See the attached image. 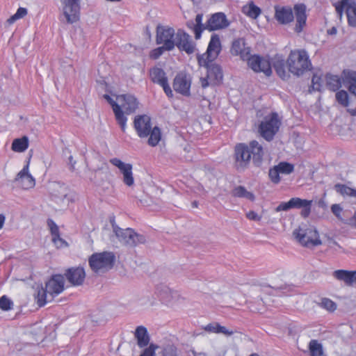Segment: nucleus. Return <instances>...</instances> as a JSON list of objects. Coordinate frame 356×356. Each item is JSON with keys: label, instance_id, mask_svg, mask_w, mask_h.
<instances>
[{"label": "nucleus", "instance_id": "f257e3e1", "mask_svg": "<svg viewBox=\"0 0 356 356\" xmlns=\"http://www.w3.org/2000/svg\"><path fill=\"white\" fill-rule=\"evenodd\" d=\"M134 127L140 138L149 136L147 140L149 145L155 147L159 144L161 138V129L156 126L152 128L149 116L147 115H136L134 118Z\"/></svg>", "mask_w": 356, "mask_h": 356}, {"label": "nucleus", "instance_id": "f03ea898", "mask_svg": "<svg viewBox=\"0 0 356 356\" xmlns=\"http://www.w3.org/2000/svg\"><path fill=\"white\" fill-rule=\"evenodd\" d=\"M289 72L300 76L312 67L309 54L305 49L291 50L286 60Z\"/></svg>", "mask_w": 356, "mask_h": 356}, {"label": "nucleus", "instance_id": "7ed1b4c3", "mask_svg": "<svg viewBox=\"0 0 356 356\" xmlns=\"http://www.w3.org/2000/svg\"><path fill=\"white\" fill-rule=\"evenodd\" d=\"M112 228L119 241L122 244L135 247L146 242V237L143 234L136 233L133 229H122L115 224L114 219L111 220Z\"/></svg>", "mask_w": 356, "mask_h": 356}, {"label": "nucleus", "instance_id": "20e7f679", "mask_svg": "<svg viewBox=\"0 0 356 356\" xmlns=\"http://www.w3.org/2000/svg\"><path fill=\"white\" fill-rule=\"evenodd\" d=\"M115 261V255L112 252L92 254L88 260L90 267L96 273H104L111 269Z\"/></svg>", "mask_w": 356, "mask_h": 356}, {"label": "nucleus", "instance_id": "39448f33", "mask_svg": "<svg viewBox=\"0 0 356 356\" xmlns=\"http://www.w3.org/2000/svg\"><path fill=\"white\" fill-rule=\"evenodd\" d=\"M280 124L278 115L276 113H272L270 115L265 117L259 124V130L261 136L267 141L272 140L278 131Z\"/></svg>", "mask_w": 356, "mask_h": 356}, {"label": "nucleus", "instance_id": "423d86ee", "mask_svg": "<svg viewBox=\"0 0 356 356\" xmlns=\"http://www.w3.org/2000/svg\"><path fill=\"white\" fill-rule=\"evenodd\" d=\"M294 237L300 243L305 247H314L321 244L319 239L318 233L316 229H295L293 232Z\"/></svg>", "mask_w": 356, "mask_h": 356}, {"label": "nucleus", "instance_id": "0eeeda50", "mask_svg": "<svg viewBox=\"0 0 356 356\" xmlns=\"http://www.w3.org/2000/svg\"><path fill=\"white\" fill-rule=\"evenodd\" d=\"M245 60L254 72H263L267 76L272 74L271 63L268 58L254 54L248 56Z\"/></svg>", "mask_w": 356, "mask_h": 356}, {"label": "nucleus", "instance_id": "6e6552de", "mask_svg": "<svg viewBox=\"0 0 356 356\" xmlns=\"http://www.w3.org/2000/svg\"><path fill=\"white\" fill-rule=\"evenodd\" d=\"M175 35L173 28L158 25L156 27V44H163L167 51H171L175 47Z\"/></svg>", "mask_w": 356, "mask_h": 356}, {"label": "nucleus", "instance_id": "1a4fd4ad", "mask_svg": "<svg viewBox=\"0 0 356 356\" xmlns=\"http://www.w3.org/2000/svg\"><path fill=\"white\" fill-rule=\"evenodd\" d=\"M63 15L67 24H73L79 19L80 0H60Z\"/></svg>", "mask_w": 356, "mask_h": 356}, {"label": "nucleus", "instance_id": "9d476101", "mask_svg": "<svg viewBox=\"0 0 356 356\" xmlns=\"http://www.w3.org/2000/svg\"><path fill=\"white\" fill-rule=\"evenodd\" d=\"M336 11L340 17L345 11L348 25L356 27V3L354 1L341 0L340 3L336 6Z\"/></svg>", "mask_w": 356, "mask_h": 356}, {"label": "nucleus", "instance_id": "9b49d317", "mask_svg": "<svg viewBox=\"0 0 356 356\" xmlns=\"http://www.w3.org/2000/svg\"><path fill=\"white\" fill-rule=\"evenodd\" d=\"M174 41L175 46H177L180 51H185L188 54H191L195 51V44L191 36L185 31L178 29Z\"/></svg>", "mask_w": 356, "mask_h": 356}, {"label": "nucleus", "instance_id": "f8f14e48", "mask_svg": "<svg viewBox=\"0 0 356 356\" xmlns=\"http://www.w3.org/2000/svg\"><path fill=\"white\" fill-rule=\"evenodd\" d=\"M109 162L120 170L123 175L122 181L125 185L132 186L134 184L133 166L131 163H125L118 158L111 159Z\"/></svg>", "mask_w": 356, "mask_h": 356}, {"label": "nucleus", "instance_id": "ddd939ff", "mask_svg": "<svg viewBox=\"0 0 356 356\" xmlns=\"http://www.w3.org/2000/svg\"><path fill=\"white\" fill-rule=\"evenodd\" d=\"M234 159L238 167L245 168L249 164L250 148L245 143H238L234 147Z\"/></svg>", "mask_w": 356, "mask_h": 356}, {"label": "nucleus", "instance_id": "4468645a", "mask_svg": "<svg viewBox=\"0 0 356 356\" xmlns=\"http://www.w3.org/2000/svg\"><path fill=\"white\" fill-rule=\"evenodd\" d=\"M229 22L223 13L213 14L205 24L206 30L209 31L223 29L229 26Z\"/></svg>", "mask_w": 356, "mask_h": 356}, {"label": "nucleus", "instance_id": "2eb2a0df", "mask_svg": "<svg viewBox=\"0 0 356 356\" xmlns=\"http://www.w3.org/2000/svg\"><path fill=\"white\" fill-rule=\"evenodd\" d=\"M67 280L73 286H81L86 278V272L83 267H71L67 268L64 274Z\"/></svg>", "mask_w": 356, "mask_h": 356}, {"label": "nucleus", "instance_id": "dca6fc26", "mask_svg": "<svg viewBox=\"0 0 356 356\" xmlns=\"http://www.w3.org/2000/svg\"><path fill=\"white\" fill-rule=\"evenodd\" d=\"M65 280L64 276L61 275H54L46 283L45 287L49 292L51 300H53L55 296H58L64 290Z\"/></svg>", "mask_w": 356, "mask_h": 356}, {"label": "nucleus", "instance_id": "f3484780", "mask_svg": "<svg viewBox=\"0 0 356 356\" xmlns=\"http://www.w3.org/2000/svg\"><path fill=\"white\" fill-rule=\"evenodd\" d=\"M306 10L307 7L304 3H298L296 4L293 7L296 21L294 31L298 33L302 32L304 26L306 25Z\"/></svg>", "mask_w": 356, "mask_h": 356}, {"label": "nucleus", "instance_id": "a211bd4d", "mask_svg": "<svg viewBox=\"0 0 356 356\" xmlns=\"http://www.w3.org/2000/svg\"><path fill=\"white\" fill-rule=\"evenodd\" d=\"M29 163L28 162V163L24 165L22 170L17 175L15 179V181H17L19 184L22 188L26 190L32 188L35 184V179L29 173Z\"/></svg>", "mask_w": 356, "mask_h": 356}, {"label": "nucleus", "instance_id": "6ab92c4d", "mask_svg": "<svg viewBox=\"0 0 356 356\" xmlns=\"http://www.w3.org/2000/svg\"><path fill=\"white\" fill-rule=\"evenodd\" d=\"M291 209H301L300 215L306 218L311 213L312 200L301 199L300 197H292L289 200Z\"/></svg>", "mask_w": 356, "mask_h": 356}, {"label": "nucleus", "instance_id": "aec40b11", "mask_svg": "<svg viewBox=\"0 0 356 356\" xmlns=\"http://www.w3.org/2000/svg\"><path fill=\"white\" fill-rule=\"evenodd\" d=\"M191 81L186 76L178 74L175 76L173 82L174 90L184 96L188 97L190 93Z\"/></svg>", "mask_w": 356, "mask_h": 356}, {"label": "nucleus", "instance_id": "412c9836", "mask_svg": "<svg viewBox=\"0 0 356 356\" xmlns=\"http://www.w3.org/2000/svg\"><path fill=\"white\" fill-rule=\"evenodd\" d=\"M275 17L280 24H286L293 21L294 15L290 7L276 8Z\"/></svg>", "mask_w": 356, "mask_h": 356}, {"label": "nucleus", "instance_id": "4be33fe9", "mask_svg": "<svg viewBox=\"0 0 356 356\" xmlns=\"http://www.w3.org/2000/svg\"><path fill=\"white\" fill-rule=\"evenodd\" d=\"M207 77L211 85L220 84L223 79V73L221 67L216 63H211L207 69Z\"/></svg>", "mask_w": 356, "mask_h": 356}, {"label": "nucleus", "instance_id": "5701e85b", "mask_svg": "<svg viewBox=\"0 0 356 356\" xmlns=\"http://www.w3.org/2000/svg\"><path fill=\"white\" fill-rule=\"evenodd\" d=\"M120 99L124 102L122 104V106L127 115L134 113L138 107L137 99L131 95H122L120 97Z\"/></svg>", "mask_w": 356, "mask_h": 356}, {"label": "nucleus", "instance_id": "b1692460", "mask_svg": "<svg viewBox=\"0 0 356 356\" xmlns=\"http://www.w3.org/2000/svg\"><path fill=\"white\" fill-rule=\"evenodd\" d=\"M250 156L252 155V161L255 165L259 166L262 162L264 156V149L257 140H252L250 143Z\"/></svg>", "mask_w": 356, "mask_h": 356}, {"label": "nucleus", "instance_id": "393cba45", "mask_svg": "<svg viewBox=\"0 0 356 356\" xmlns=\"http://www.w3.org/2000/svg\"><path fill=\"white\" fill-rule=\"evenodd\" d=\"M47 225L49 227L51 234L52 235V241L58 248L67 246V243L60 238L58 225L51 219L47 220Z\"/></svg>", "mask_w": 356, "mask_h": 356}, {"label": "nucleus", "instance_id": "a878e982", "mask_svg": "<svg viewBox=\"0 0 356 356\" xmlns=\"http://www.w3.org/2000/svg\"><path fill=\"white\" fill-rule=\"evenodd\" d=\"M221 49L219 36L217 34H213L211 37L206 53L209 54V56H211L212 58L216 59L220 53Z\"/></svg>", "mask_w": 356, "mask_h": 356}, {"label": "nucleus", "instance_id": "bb28decb", "mask_svg": "<svg viewBox=\"0 0 356 356\" xmlns=\"http://www.w3.org/2000/svg\"><path fill=\"white\" fill-rule=\"evenodd\" d=\"M134 337L137 340V344L140 348L147 346L150 340L147 330L143 325L138 326L136 329Z\"/></svg>", "mask_w": 356, "mask_h": 356}, {"label": "nucleus", "instance_id": "cd10ccee", "mask_svg": "<svg viewBox=\"0 0 356 356\" xmlns=\"http://www.w3.org/2000/svg\"><path fill=\"white\" fill-rule=\"evenodd\" d=\"M333 275L336 279L343 281L346 285L351 286L353 282H355L356 271L337 270L334 272Z\"/></svg>", "mask_w": 356, "mask_h": 356}, {"label": "nucleus", "instance_id": "c85d7f7f", "mask_svg": "<svg viewBox=\"0 0 356 356\" xmlns=\"http://www.w3.org/2000/svg\"><path fill=\"white\" fill-rule=\"evenodd\" d=\"M286 61L284 59L277 58L273 61V67L277 74L283 80H286L290 77L289 74L286 70Z\"/></svg>", "mask_w": 356, "mask_h": 356}, {"label": "nucleus", "instance_id": "c756f323", "mask_svg": "<svg viewBox=\"0 0 356 356\" xmlns=\"http://www.w3.org/2000/svg\"><path fill=\"white\" fill-rule=\"evenodd\" d=\"M149 76L151 80L156 83L162 85L164 82L168 81L165 73L161 68L154 67L149 70Z\"/></svg>", "mask_w": 356, "mask_h": 356}, {"label": "nucleus", "instance_id": "7c9ffc66", "mask_svg": "<svg viewBox=\"0 0 356 356\" xmlns=\"http://www.w3.org/2000/svg\"><path fill=\"white\" fill-rule=\"evenodd\" d=\"M245 42L243 39L238 38L232 42L231 52L233 55H240L241 57L245 60L249 54V51L245 52L244 49Z\"/></svg>", "mask_w": 356, "mask_h": 356}, {"label": "nucleus", "instance_id": "2f4dec72", "mask_svg": "<svg viewBox=\"0 0 356 356\" xmlns=\"http://www.w3.org/2000/svg\"><path fill=\"white\" fill-rule=\"evenodd\" d=\"M204 330L208 332L222 333L227 336L232 335L234 332L228 330L225 326L220 325L218 323L214 322L207 325L204 327Z\"/></svg>", "mask_w": 356, "mask_h": 356}, {"label": "nucleus", "instance_id": "473e14b6", "mask_svg": "<svg viewBox=\"0 0 356 356\" xmlns=\"http://www.w3.org/2000/svg\"><path fill=\"white\" fill-rule=\"evenodd\" d=\"M325 80L327 88L332 91H337L341 86V79L337 75L327 74Z\"/></svg>", "mask_w": 356, "mask_h": 356}, {"label": "nucleus", "instance_id": "72a5a7b5", "mask_svg": "<svg viewBox=\"0 0 356 356\" xmlns=\"http://www.w3.org/2000/svg\"><path fill=\"white\" fill-rule=\"evenodd\" d=\"M29 147V139L26 136L16 138L13 141L11 149L16 152H23Z\"/></svg>", "mask_w": 356, "mask_h": 356}, {"label": "nucleus", "instance_id": "f704fd0d", "mask_svg": "<svg viewBox=\"0 0 356 356\" xmlns=\"http://www.w3.org/2000/svg\"><path fill=\"white\" fill-rule=\"evenodd\" d=\"M232 195L236 197H243L251 201L254 200V195L246 190L244 186H238L235 187L232 191Z\"/></svg>", "mask_w": 356, "mask_h": 356}, {"label": "nucleus", "instance_id": "c9c22d12", "mask_svg": "<svg viewBox=\"0 0 356 356\" xmlns=\"http://www.w3.org/2000/svg\"><path fill=\"white\" fill-rule=\"evenodd\" d=\"M113 112L115 113V119L118 124L120 126V128L123 132L125 131L126 129V124L127 121V117L124 115V112L121 109L120 105H116L115 108H114Z\"/></svg>", "mask_w": 356, "mask_h": 356}, {"label": "nucleus", "instance_id": "e433bc0d", "mask_svg": "<svg viewBox=\"0 0 356 356\" xmlns=\"http://www.w3.org/2000/svg\"><path fill=\"white\" fill-rule=\"evenodd\" d=\"M37 304L39 307H43L47 302H50L51 297L49 296V292L47 291V288H43L42 286L38 289L37 293Z\"/></svg>", "mask_w": 356, "mask_h": 356}, {"label": "nucleus", "instance_id": "4c0bfd02", "mask_svg": "<svg viewBox=\"0 0 356 356\" xmlns=\"http://www.w3.org/2000/svg\"><path fill=\"white\" fill-rule=\"evenodd\" d=\"M334 189L343 196L356 197V190L345 184H337L334 186Z\"/></svg>", "mask_w": 356, "mask_h": 356}, {"label": "nucleus", "instance_id": "58836bf2", "mask_svg": "<svg viewBox=\"0 0 356 356\" xmlns=\"http://www.w3.org/2000/svg\"><path fill=\"white\" fill-rule=\"evenodd\" d=\"M243 11L248 16L252 19H257L261 13V9L252 1L250 2L247 7L243 8Z\"/></svg>", "mask_w": 356, "mask_h": 356}, {"label": "nucleus", "instance_id": "ea45409f", "mask_svg": "<svg viewBox=\"0 0 356 356\" xmlns=\"http://www.w3.org/2000/svg\"><path fill=\"white\" fill-rule=\"evenodd\" d=\"M309 348L311 356H322L323 353L322 345L316 340L312 339L310 341Z\"/></svg>", "mask_w": 356, "mask_h": 356}, {"label": "nucleus", "instance_id": "a19ab883", "mask_svg": "<svg viewBox=\"0 0 356 356\" xmlns=\"http://www.w3.org/2000/svg\"><path fill=\"white\" fill-rule=\"evenodd\" d=\"M203 14L199 13L196 15L195 19V24H196L195 29V39L199 40L204 30L206 29L205 24H202Z\"/></svg>", "mask_w": 356, "mask_h": 356}, {"label": "nucleus", "instance_id": "79ce46f5", "mask_svg": "<svg viewBox=\"0 0 356 356\" xmlns=\"http://www.w3.org/2000/svg\"><path fill=\"white\" fill-rule=\"evenodd\" d=\"M321 308L326 309L330 312H333L337 309V304L327 298H322L317 303Z\"/></svg>", "mask_w": 356, "mask_h": 356}, {"label": "nucleus", "instance_id": "37998d69", "mask_svg": "<svg viewBox=\"0 0 356 356\" xmlns=\"http://www.w3.org/2000/svg\"><path fill=\"white\" fill-rule=\"evenodd\" d=\"M197 59L199 65L206 67L207 70L208 69V67L211 65V63H213V61L215 60L214 58H212L211 56H209V54L207 53L198 55Z\"/></svg>", "mask_w": 356, "mask_h": 356}, {"label": "nucleus", "instance_id": "c03bdc74", "mask_svg": "<svg viewBox=\"0 0 356 356\" xmlns=\"http://www.w3.org/2000/svg\"><path fill=\"white\" fill-rule=\"evenodd\" d=\"M275 166L282 174L289 175L294 170V165L288 162H280Z\"/></svg>", "mask_w": 356, "mask_h": 356}, {"label": "nucleus", "instance_id": "a18cd8bd", "mask_svg": "<svg viewBox=\"0 0 356 356\" xmlns=\"http://www.w3.org/2000/svg\"><path fill=\"white\" fill-rule=\"evenodd\" d=\"M336 99L339 104L343 106L348 105V95L345 90H339L336 93Z\"/></svg>", "mask_w": 356, "mask_h": 356}, {"label": "nucleus", "instance_id": "49530a36", "mask_svg": "<svg viewBox=\"0 0 356 356\" xmlns=\"http://www.w3.org/2000/svg\"><path fill=\"white\" fill-rule=\"evenodd\" d=\"M13 305V302L6 296L0 298V308L3 311L10 310Z\"/></svg>", "mask_w": 356, "mask_h": 356}, {"label": "nucleus", "instance_id": "de8ad7c7", "mask_svg": "<svg viewBox=\"0 0 356 356\" xmlns=\"http://www.w3.org/2000/svg\"><path fill=\"white\" fill-rule=\"evenodd\" d=\"M280 172L275 165L269 170L268 176L272 182L274 184H278L280 181Z\"/></svg>", "mask_w": 356, "mask_h": 356}, {"label": "nucleus", "instance_id": "09e8293b", "mask_svg": "<svg viewBox=\"0 0 356 356\" xmlns=\"http://www.w3.org/2000/svg\"><path fill=\"white\" fill-rule=\"evenodd\" d=\"M322 78L321 75L314 74L312 79V87L314 90L319 91L322 86Z\"/></svg>", "mask_w": 356, "mask_h": 356}, {"label": "nucleus", "instance_id": "8fccbe9b", "mask_svg": "<svg viewBox=\"0 0 356 356\" xmlns=\"http://www.w3.org/2000/svg\"><path fill=\"white\" fill-rule=\"evenodd\" d=\"M159 346L154 343H150L149 346L145 348L140 356H155V350Z\"/></svg>", "mask_w": 356, "mask_h": 356}, {"label": "nucleus", "instance_id": "3c124183", "mask_svg": "<svg viewBox=\"0 0 356 356\" xmlns=\"http://www.w3.org/2000/svg\"><path fill=\"white\" fill-rule=\"evenodd\" d=\"M164 51H167L165 48V46L159 47L153 49L150 53V58L152 59L159 58L164 52Z\"/></svg>", "mask_w": 356, "mask_h": 356}, {"label": "nucleus", "instance_id": "603ef678", "mask_svg": "<svg viewBox=\"0 0 356 356\" xmlns=\"http://www.w3.org/2000/svg\"><path fill=\"white\" fill-rule=\"evenodd\" d=\"M163 356H177V348L174 346H168L163 350Z\"/></svg>", "mask_w": 356, "mask_h": 356}, {"label": "nucleus", "instance_id": "864d4df0", "mask_svg": "<svg viewBox=\"0 0 356 356\" xmlns=\"http://www.w3.org/2000/svg\"><path fill=\"white\" fill-rule=\"evenodd\" d=\"M170 289L167 286H163L161 291H159V295L162 300L168 301L170 295Z\"/></svg>", "mask_w": 356, "mask_h": 356}, {"label": "nucleus", "instance_id": "5fc2aeb1", "mask_svg": "<svg viewBox=\"0 0 356 356\" xmlns=\"http://www.w3.org/2000/svg\"><path fill=\"white\" fill-rule=\"evenodd\" d=\"M291 209L290 200L287 202H281L276 208L275 211L279 212L282 211H288Z\"/></svg>", "mask_w": 356, "mask_h": 356}, {"label": "nucleus", "instance_id": "6e6d98bb", "mask_svg": "<svg viewBox=\"0 0 356 356\" xmlns=\"http://www.w3.org/2000/svg\"><path fill=\"white\" fill-rule=\"evenodd\" d=\"M331 211L333 214L338 218H341L340 214L342 211V208L338 204H334L331 206Z\"/></svg>", "mask_w": 356, "mask_h": 356}, {"label": "nucleus", "instance_id": "4d7b16f0", "mask_svg": "<svg viewBox=\"0 0 356 356\" xmlns=\"http://www.w3.org/2000/svg\"><path fill=\"white\" fill-rule=\"evenodd\" d=\"M161 86L163 87V90L168 97H172V95H173L172 91L170 86L168 85V81L164 82L162 85H161Z\"/></svg>", "mask_w": 356, "mask_h": 356}, {"label": "nucleus", "instance_id": "13d9d810", "mask_svg": "<svg viewBox=\"0 0 356 356\" xmlns=\"http://www.w3.org/2000/svg\"><path fill=\"white\" fill-rule=\"evenodd\" d=\"M246 217L251 220L259 221L261 220V217L258 216V214L253 211H250L246 213Z\"/></svg>", "mask_w": 356, "mask_h": 356}, {"label": "nucleus", "instance_id": "bf43d9fd", "mask_svg": "<svg viewBox=\"0 0 356 356\" xmlns=\"http://www.w3.org/2000/svg\"><path fill=\"white\" fill-rule=\"evenodd\" d=\"M19 19L23 18L27 14V9L25 8H19L15 13Z\"/></svg>", "mask_w": 356, "mask_h": 356}, {"label": "nucleus", "instance_id": "052dcab7", "mask_svg": "<svg viewBox=\"0 0 356 356\" xmlns=\"http://www.w3.org/2000/svg\"><path fill=\"white\" fill-rule=\"evenodd\" d=\"M104 98L111 104L113 108V111L115 108L116 105H119L108 95H104Z\"/></svg>", "mask_w": 356, "mask_h": 356}, {"label": "nucleus", "instance_id": "680f3d73", "mask_svg": "<svg viewBox=\"0 0 356 356\" xmlns=\"http://www.w3.org/2000/svg\"><path fill=\"white\" fill-rule=\"evenodd\" d=\"M186 26L189 29H191L194 32V34L195 35V29L197 28L196 27V24H195V22L193 20H188L187 22H186Z\"/></svg>", "mask_w": 356, "mask_h": 356}, {"label": "nucleus", "instance_id": "e2e57ef3", "mask_svg": "<svg viewBox=\"0 0 356 356\" xmlns=\"http://www.w3.org/2000/svg\"><path fill=\"white\" fill-rule=\"evenodd\" d=\"M209 79L207 76L204 77V78H201L200 81H201L202 87L203 88L208 87L209 86V84H211V82H210V81H209Z\"/></svg>", "mask_w": 356, "mask_h": 356}, {"label": "nucleus", "instance_id": "0e129e2a", "mask_svg": "<svg viewBox=\"0 0 356 356\" xmlns=\"http://www.w3.org/2000/svg\"><path fill=\"white\" fill-rule=\"evenodd\" d=\"M19 18L18 17L17 15L15 13L13 15H12L10 17H9L6 22L10 25L12 24H13L15 21H17V19H19Z\"/></svg>", "mask_w": 356, "mask_h": 356}, {"label": "nucleus", "instance_id": "69168bd1", "mask_svg": "<svg viewBox=\"0 0 356 356\" xmlns=\"http://www.w3.org/2000/svg\"><path fill=\"white\" fill-rule=\"evenodd\" d=\"M19 18L18 17L17 15L15 13L13 15H12L10 17H9L6 22L10 25L12 24H13L15 21H17V19H19Z\"/></svg>", "mask_w": 356, "mask_h": 356}, {"label": "nucleus", "instance_id": "338daca9", "mask_svg": "<svg viewBox=\"0 0 356 356\" xmlns=\"http://www.w3.org/2000/svg\"><path fill=\"white\" fill-rule=\"evenodd\" d=\"M76 161L73 159L72 156H70L68 158V165H70V169L73 170L74 169V165Z\"/></svg>", "mask_w": 356, "mask_h": 356}, {"label": "nucleus", "instance_id": "774afa93", "mask_svg": "<svg viewBox=\"0 0 356 356\" xmlns=\"http://www.w3.org/2000/svg\"><path fill=\"white\" fill-rule=\"evenodd\" d=\"M191 353L194 356H207V355L205 353H203V352L198 353L194 350H191Z\"/></svg>", "mask_w": 356, "mask_h": 356}]
</instances>
